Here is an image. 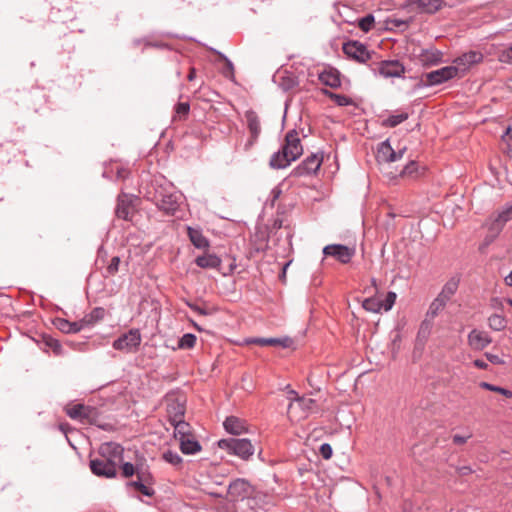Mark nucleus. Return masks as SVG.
Returning a JSON list of instances; mask_svg holds the SVG:
<instances>
[{
    "label": "nucleus",
    "mask_w": 512,
    "mask_h": 512,
    "mask_svg": "<svg viewBox=\"0 0 512 512\" xmlns=\"http://www.w3.org/2000/svg\"><path fill=\"white\" fill-rule=\"evenodd\" d=\"M303 153V147L296 130L289 131L285 136L281 149L270 158V166L274 169H283L297 160Z\"/></svg>",
    "instance_id": "1"
},
{
    "label": "nucleus",
    "mask_w": 512,
    "mask_h": 512,
    "mask_svg": "<svg viewBox=\"0 0 512 512\" xmlns=\"http://www.w3.org/2000/svg\"><path fill=\"white\" fill-rule=\"evenodd\" d=\"M218 447L231 455L248 460L254 454V446L246 438H227L218 441Z\"/></svg>",
    "instance_id": "2"
},
{
    "label": "nucleus",
    "mask_w": 512,
    "mask_h": 512,
    "mask_svg": "<svg viewBox=\"0 0 512 512\" xmlns=\"http://www.w3.org/2000/svg\"><path fill=\"white\" fill-rule=\"evenodd\" d=\"M156 206L168 215H174L179 208L182 195L172 187L161 188L155 194Z\"/></svg>",
    "instance_id": "3"
},
{
    "label": "nucleus",
    "mask_w": 512,
    "mask_h": 512,
    "mask_svg": "<svg viewBox=\"0 0 512 512\" xmlns=\"http://www.w3.org/2000/svg\"><path fill=\"white\" fill-rule=\"evenodd\" d=\"M66 413L71 419L78 420L83 424H92L101 429H107L105 425L98 421V412L94 407L76 404L68 407Z\"/></svg>",
    "instance_id": "4"
},
{
    "label": "nucleus",
    "mask_w": 512,
    "mask_h": 512,
    "mask_svg": "<svg viewBox=\"0 0 512 512\" xmlns=\"http://www.w3.org/2000/svg\"><path fill=\"white\" fill-rule=\"evenodd\" d=\"M456 77H458V67L451 65L426 73L422 81L424 86L429 87L441 85Z\"/></svg>",
    "instance_id": "5"
},
{
    "label": "nucleus",
    "mask_w": 512,
    "mask_h": 512,
    "mask_svg": "<svg viewBox=\"0 0 512 512\" xmlns=\"http://www.w3.org/2000/svg\"><path fill=\"white\" fill-rule=\"evenodd\" d=\"M141 341L142 337L139 329L133 328L114 340L112 346L115 350L131 353L138 349Z\"/></svg>",
    "instance_id": "6"
},
{
    "label": "nucleus",
    "mask_w": 512,
    "mask_h": 512,
    "mask_svg": "<svg viewBox=\"0 0 512 512\" xmlns=\"http://www.w3.org/2000/svg\"><path fill=\"white\" fill-rule=\"evenodd\" d=\"M344 54L359 63H365L371 59V53L367 47L359 41H348L343 44Z\"/></svg>",
    "instance_id": "7"
},
{
    "label": "nucleus",
    "mask_w": 512,
    "mask_h": 512,
    "mask_svg": "<svg viewBox=\"0 0 512 512\" xmlns=\"http://www.w3.org/2000/svg\"><path fill=\"white\" fill-rule=\"evenodd\" d=\"M325 256H331L342 264H347L355 255V248L342 244H330L323 248Z\"/></svg>",
    "instance_id": "8"
},
{
    "label": "nucleus",
    "mask_w": 512,
    "mask_h": 512,
    "mask_svg": "<svg viewBox=\"0 0 512 512\" xmlns=\"http://www.w3.org/2000/svg\"><path fill=\"white\" fill-rule=\"evenodd\" d=\"M90 469L98 477L114 478L117 474V467L110 460L101 457L90 460Z\"/></svg>",
    "instance_id": "9"
},
{
    "label": "nucleus",
    "mask_w": 512,
    "mask_h": 512,
    "mask_svg": "<svg viewBox=\"0 0 512 512\" xmlns=\"http://www.w3.org/2000/svg\"><path fill=\"white\" fill-rule=\"evenodd\" d=\"M123 452V447L115 442L101 444L98 451L99 457L110 460L116 467L123 460Z\"/></svg>",
    "instance_id": "10"
},
{
    "label": "nucleus",
    "mask_w": 512,
    "mask_h": 512,
    "mask_svg": "<svg viewBox=\"0 0 512 512\" xmlns=\"http://www.w3.org/2000/svg\"><path fill=\"white\" fill-rule=\"evenodd\" d=\"M483 54L479 51H469L453 60V67H458V74L465 73L470 67L482 62Z\"/></svg>",
    "instance_id": "11"
},
{
    "label": "nucleus",
    "mask_w": 512,
    "mask_h": 512,
    "mask_svg": "<svg viewBox=\"0 0 512 512\" xmlns=\"http://www.w3.org/2000/svg\"><path fill=\"white\" fill-rule=\"evenodd\" d=\"M405 71V66L398 60L381 61L378 67V73L384 78H400Z\"/></svg>",
    "instance_id": "12"
},
{
    "label": "nucleus",
    "mask_w": 512,
    "mask_h": 512,
    "mask_svg": "<svg viewBox=\"0 0 512 512\" xmlns=\"http://www.w3.org/2000/svg\"><path fill=\"white\" fill-rule=\"evenodd\" d=\"M251 493V486L245 479L238 478L232 481L228 487V494L235 500L244 499Z\"/></svg>",
    "instance_id": "13"
},
{
    "label": "nucleus",
    "mask_w": 512,
    "mask_h": 512,
    "mask_svg": "<svg viewBox=\"0 0 512 512\" xmlns=\"http://www.w3.org/2000/svg\"><path fill=\"white\" fill-rule=\"evenodd\" d=\"M322 160L317 155L312 154L303 160L295 169L294 174L296 176H304L311 173H315L321 166Z\"/></svg>",
    "instance_id": "14"
},
{
    "label": "nucleus",
    "mask_w": 512,
    "mask_h": 512,
    "mask_svg": "<svg viewBox=\"0 0 512 512\" xmlns=\"http://www.w3.org/2000/svg\"><path fill=\"white\" fill-rule=\"evenodd\" d=\"M134 207L132 200L126 194H121L117 200L116 215L123 220H130L133 214Z\"/></svg>",
    "instance_id": "15"
},
{
    "label": "nucleus",
    "mask_w": 512,
    "mask_h": 512,
    "mask_svg": "<svg viewBox=\"0 0 512 512\" xmlns=\"http://www.w3.org/2000/svg\"><path fill=\"white\" fill-rule=\"evenodd\" d=\"M490 336L483 331L473 329L468 335V343L474 350H483L491 343Z\"/></svg>",
    "instance_id": "16"
},
{
    "label": "nucleus",
    "mask_w": 512,
    "mask_h": 512,
    "mask_svg": "<svg viewBox=\"0 0 512 512\" xmlns=\"http://www.w3.org/2000/svg\"><path fill=\"white\" fill-rule=\"evenodd\" d=\"M376 159L379 163L395 162V150L392 148L389 140H385L378 145Z\"/></svg>",
    "instance_id": "17"
},
{
    "label": "nucleus",
    "mask_w": 512,
    "mask_h": 512,
    "mask_svg": "<svg viewBox=\"0 0 512 512\" xmlns=\"http://www.w3.org/2000/svg\"><path fill=\"white\" fill-rule=\"evenodd\" d=\"M223 426L225 430L232 435H240L247 431L246 422L235 416L227 417Z\"/></svg>",
    "instance_id": "18"
},
{
    "label": "nucleus",
    "mask_w": 512,
    "mask_h": 512,
    "mask_svg": "<svg viewBox=\"0 0 512 512\" xmlns=\"http://www.w3.org/2000/svg\"><path fill=\"white\" fill-rule=\"evenodd\" d=\"M185 406L179 399H172L167 404V415L169 422L172 423L184 418Z\"/></svg>",
    "instance_id": "19"
},
{
    "label": "nucleus",
    "mask_w": 512,
    "mask_h": 512,
    "mask_svg": "<svg viewBox=\"0 0 512 512\" xmlns=\"http://www.w3.org/2000/svg\"><path fill=\"white\" fill-rule=\"evenodd\" d=\"M443 53L438 49H425L419 55L423 66H434L442 62Z\"/></svg>",
    "instance_id": "20"
},
{
    "label": "nucleus",
    "mask_w": 512,
    "mask_h": 512,
    "mask_svg": "<svg viewBox=\"0 0 512 512\" xmlns=\"http://www.w3.org/2000/svg\"><path fill=\"white\" fill-rule=\"evenodd\" d=\"M247 344H257L260 346H282L284 348L289 347L291 339L285 338H250L246 340Z\"/></svg>",
    "instance_id": "21"
},
{
    "label": "nucleus",
    "mask_w": 512,
    "mask_h": 512,
    "mask_svg": "<svg viewBox=\"0 0 512 512\" xmlns=\"http://www.w3.org/2000/svg\"><path fill=\"white\" fill-rule=\"evenodd\" d=\"M512 219V203L506 205L496 216L492 222V228L495 233L499 234L506 222Z\"/></svg>",
    "instance_id": "22"
},
{
    "label": "nucleus",
    "mask_w": 512,
    "mask_h": 512,
    "mask_svg": "<svg viewBox=\"0 0 512 512\" xmlns=\"http://www.w3.org/2000/svg\"><path fill=\"white\" fill-rule=\"evenodd\" d=\"M319 80L326 86L337 88L341 85L340 73L338 70L329 68L319 74Z\"/></svg>",
    "instance_id": "23"
},
{
    "label": "nucleus",
    "mask_w": 512,
    "mask_h": 512,
    "mask_svg": "<svg viewBox=\"0 0 512 512\" xmlns=\"http://www.w3.org/2000/svg\"><path fill=\"white\" fill-rule=\"evenodd\" d=\"M54 324L58 330H60L63 333H67V334L78 333L84 329L82 326L81 320L75 321V322H70L64 318H57L54 321Z\"/></svg>",
    "instance_id": "24"
},
{
    "label": "nucleus",
    "mask_w": 512,
    "mask_h": 512,
    "mask_svg": "<svg viewBox=\"0 0 512 512\" xmlns=\"http://www.w3.org/2000/svg\"><path fill=\"white\" fill-rule=\"evenodd\" d=\"M188 237L191 243L198 249H205L209 246V241L203 236L198 228L187 227Z\"/></svg>",
    "instance_id": "25"
},
{
    "label": "nucleus",
    "mask_w": 512,
    "mask_h": 512,
    "mask_svg": "<svg viewBox=\"0 0 512 512\" xmlns=\"http://www.w3.org/2000/svg\"><path fill=\"white\" fill-rule=\"evenodd\" d=\"M105 313L106 311L102 307L94 308L89 314H86L81 319L83 328L94 326L97 322L101 321L104 318Z\"/></svg>",
    "instance_id": "26"
},
{
    "label": "nucleus",
    "mask_w": 512,
    "mask_h": 512,
    "mask_svg": "<svg viewBox=\"0 0 512 512\" xmlns=\"http://www.w3.org/2000/svg\"><path fill=\"white\" fill-rule=\"evenodd\" d=\"M414 3L421 12L429 14L436 13L445 5L443 0H415Z\"/></svg>",
    "instance_id": "27"
},
{
    "label": "nucleus",
    "mask_w": 512,
    "mask_h": 512,
    "mask_svg": "<svg viewBox=\"0 0 512 512\" xmlns=\"http://www.w3.org/2000/svg\"><path fill=\"white\" fill-rule=\"evenodd\" d=\"M179 442L180 450L183 454L193 455L201 451L200 443L192 435L179 440Z\"/></svg>",
    "instance_id": "28"
},
{
    "label": "nucleus",
    "mask_w": 512,
    "mask_h": 512,
    "mask_svg": "<svg viewBox=\"0 0 512 512\" xmlns=\"http://www.w3.org/2000/svg\"><path fill=\"white\" fill-rule=\"evenodd\" d=\"M245 118L250 134L254 135V137H259L261 133V125L256 112L248 110L245 113Z\"/></svg>",
    "instance_id": "29"
},
{
    "label": "nucleus",
    "mask_w": 512,
    "mask_h": 512,
    "mask_svg": "<svg viewBox=\"0 0 512 512\" xmlns=\"http://www.w3.org/2000/svg\"><path fill=\"white\" fill-rule=\"evenodd\" d=\"M195 263L201 268H217L221 264V259L215 254H205L198 256Z\"/></svg>",
    "instance_id": "30"
},
{
    "label": "nucleus",
    "mask_w": 512,
    "mask_h": 512,
    "mask_svg": "<svg viewBox=\"0 0 512 512\" xmlns=\"http://www.w3.org/2000/svg\"><path fill=\"white\" fill-rule=\"evenodd\" d=\"M458 284L459 281L457 279L451 278L445 283L438 296L445 302H448L451 299V297L456 293L458 289Z\"/></svg>",
    "instance_id": "31"
},
{
    "label": "nucleus",
    "mask_w": 512,
    "mask_h": 512,
    "mask_svg": "<svg viewBox=\"0 0 512 512\" xmlns=\"http://www.w3.org/2000/svg\"><path fill=\"white\" fill-rule=\"evenodd\" d=\"M174 427V437L176 439H183L191 436L190 425L184 419L170 423Z\"/></svg>",
    "instance_id": "32"
},
{
    "label": "nucleus",
    "mask_w": 512,
    "mask_h": 512,
    "mask_svg": "<svg viewBox=\"0 0 512 512\" xmlns=\"http://www.w3.org/2000/svg\"><path fill=\"white\" fill-rule=\"evenodd\" d=\"M409 115L407 112H401L399 114L390 115L386 119L382 120L381 125L383 127L394 128L408 119Z\"/></svg>",
    "instance_id": "33"
},
{
    "label": "nucleus",
    "mask_w": 512,
    "mask_h": 512,
    "mask_svg": "<svg viewBox=\"0 0 512 512\" xmlns=\"http://www.w3.org/2000/svg\"><path fill=\"white\" fill-rule=\"evenodd\" d=\"M447 302H445L443 299H441L439 296H437L430 304L428 311L426 313V318H429L433 320L438 313L444 309Z\"/></svg>",
    "instance_id": "34"
},
{
    "label": "nucleus",
    "mask_w": 512,
    "mask_h": 512,
    "mask_svg": "<svg viewBox=\"0 0 512 512\" xmlns=\"http://www.w3.org/2000/svg\"><path fill=\"white\" fill-rule=\"evenodd\" d=\"M488 325L494 331H502L507 326V320L500 314H492L488 318Z\"/></svg>",
    "instance_id": "35"
},
{
    "label": "nucleus",
    "mask_w": 512,
    "mask_h": 512,
    "mask_svg": "<svg viewBox=\"0 0 512 512\" xmlns=\"http://www.w3.org/2000/svg\"><path fill=\"white\" fill-rule=\"evenodd\" d=\"M362 307L366 311L379 313L382 310V301L375 297H369L363 301Z\"/></svg>",
    "instance_id": "36"
},
{
    "label": "nucleus",
    "mask_w": 512,
    "mask_h": 512,
    "mask_svg": "<svg viewBox=\"0 0 512 512\" xmlns=\"http://www.w3.org/2000/svg\"><path fill=\"white\" fill-rule=\"evenodd\" d=\"M295 402L305 414L311 412L316 406V401L311 398L297 397Z\"/></svg>",
    "instance_id": "37"
},
{
    "label": "nucleus",
    "mask_w": 512,
    "mask_h": 512,
    "mask_svg": "<svg viewBox=\"0 0 512 512\" xmlns=\"http://www.w3.org/2000/svg\"><path fill=\"white\" fill-rule=\"evenodd\" d=\"M479 386L481 388H483V389L500 393L503 396H505L506 398H511L512 397V391L509 390V389H506V388H503V387H500V386H496V385H493V384L488 383V382H480Z\"/></svg>",
    "instance_id": "38"
},
{
    "label": "nucleus",
    "mask_w": 512,
    "mask_h": 512,
    "mask_svg": "<svg viewBox=\"0 0 512 512\" xmlns=\"http://www.w3.org/2000/svg\"><path fill=\"white\" fill-rule=\"evenodd\" d=\"M196 336L192 333H186L184 334L178 342V347L180 349H191L196 344Z\"/></svg>",
    "instance_id": "39"
},
{
    "label": "nucleus",
    "mask_w": 512,
    "mask_h": 512,
    "mask_svg": "<svg viewBox=\"0 0 512 512\" xmlns=\"http://www.w3.org/2000/svg\"><path fill=\"white\" fill-rule=\"evenodd\" d=\"M187 306L194 312L203 316L212 315L216 311L212 307H206L192 302H187Z\"/></svg>",
    "instance_id": "40"
},
{
    "label": "nucleus",
    "mask_w": 512,
    "mask_h": 512,
    "mask_svg": "<svg viewBox=\"0 0 512 512\" xmlns=\"http://www.w3.org/2000/svg\"><path fill=\"white\" fill-rule=\"evenodd\" d=\"M432 329V320L429 318H426L423 320V322L420 325V329L418 331V338L419 339H427Z\"/></svg>",
    "instance_id": "41"
},
{
    "label": "nucleus",
    "mask_w": 512,
    "mask_h": 512,
    "mask_svg": "<svg viewBox=\"0 0 512 512\" xmlns=\"http://www.w3.org/2000/svg\"><path fill=\"white\" fill-rule=\"evenodd\" d=\"M163 459L173 466H178L182 463L181 456L177 452L171 450H167L163 453Z\"/></svg>",
    "instance_id": "42"
},
{
    "label": "nucleus",
    "mask_w": 512,
    "mask_h": 512,
    "mask_svg": "<svg viewBox=\"0 0 512 512\" xmlns=\"http://www.w3.org/2000/svg\"><path fill=\"white\" fill-rule=\"evenodd\" d=\"M374 21V16L372 14H368L358 20V27L364 32H369L373 27Z\"/></svg>",
    "instance_id": "43"
},
{
    "label": "nucleus",
    "mask_w": 512,
    "mask_h": 512,
    "mask_svg": "<svg viewBox=\"0 0 512 512\" xmlns=\"http://www.w3.org/2000/svg\"><path fill=\"white\" fill-rule=\"evenodd\" d=\"M418 170V164L415 161H410L401 171L400 175L402 177L409 176L413 177L416 175Z\"/></svg>",
    "instance_id": "44"
},
{
    "label": "nucleus",
    "mask_w": 512,
    "mask_h": 512,
    "mask_svg": "<svg viewBox=\"0 0 512 512\" xmlns=\"http://www.w3.org/2000/svg\"><path fill=\"white\" fill-rule=\"evenodd\" d=\"M396 298V293L389 291L385 297V300L382 301V309H384L385 311L391 310L393 305L395 304Z\"/></svg>",
    "instance_id": "45"
},
{
    "label": "nucleus",
    "mask_w": 512,
    "mask_h": 512,
    "mask_svg": "<svg viewBox=\"0 0 512 512\" xmlns=\"http://www.w3.org/2000/svg\"><path fill=\"white\" fill-rule=\"evenodd\" d=\"M331 98L338 106H348L353 103L352 99L346 95L332 94Z\"/></svg>",
    "instance_id": "46"
},
{
    "label": "nucleus",
    "mask_w": 512,
    "mask_h": 512,
    "mask_svg": "<svg viewBox=\"0 0 512 512\" xmlns=\"http://www.w3.org/2000/svg\"><path fill=\"white\" fill-rule=\"evenodd\" d=\"M190 111V105L188 102H180L175 106V113L180 118L186 117Z\"/></svg>",
    "instance_id": "47"
},
{
    "label": "nucleus",
    "mask_w": 512,
    "mask_h": 512,
    "mask_svg": "<svg viewBox=\"0 0 512 512\" xmlns=\"http://www.w3.org/2000/svg\"><path fill=\"white\" fill-rule=\"evenodd\" d=\"M119 265H120V258L118 256H114L111 259V261L106 269L107 274L110 276L116 274L119 270Z\"/></svg>",
    "instance_id": "48"
},
{
    "label": "nucleus",
    "mask_w": 512,
    "mask_h": 512,
    "mask_svg": "<svg viewBox=\"0 0 512 512\" xmlns=\"http://www.w3.org/2000/svg\"><path fill=\"white\" fill-rule=\"evenodd\" d=\"M499 59L504 63H512V45L500 53Z\"/></svg>",
    "instance_id": "49"
},
{
    "label": "nucleus",
    "mask_w": 512,
    "mask_h": 512,
    "mask_svg": "<svg viewBox=\"0 0 512 512\" xmlns=\"http://www.w3.org/2000/svg\"><path fill=\"white\" fill-rule=\"evenodd\" d=\"M135 473V467L132 463L126 462L122 465V475L125 478L133 476Z\"/></svg>",
    "instance_id": "50"
},
{
    "label": "nucleus",
    "mask_w": 512,
    "mask_h": 512,
    "mask_svg": "<svg viewBox=\"0 0 512 512\" xmlns=\"http://www.w3.org/2000/svg\"><path fill=\"white\" fill-rule=\"evenodd\" d=\"M319 451H320L321 456H322L324 459H326V460H328V459H330V458H331V456H332V452H333V451H332V447H331V445H330V444H328V443H323V444L320 446Z\"/></svg>",
    "instance_id": "51"
},
{
    "label": "nucleus",
    "mask_w": 512,
    "mask_h": 512,
    "mask_svg": "<svg viewBox=\"0 0 512 512\" xmlns=\"http://www.w3.org/2000/svg\"><path fill=\"white\" fill-rule=\"evenodd\" d=\"M295 85H296L295 80L290 77L287 79H283V82L280 83V86L284 91H288V90L292 89Z\"/></svg>",
    "instance_id": "52"
},
{
    "label": "nucleus",
    "mask_w": 512,
    "mask_h": 512,
    "mask_svg": "<svg viewBox=\"0 0 512 512\" xmlns=\"http://www.w3.org/2000/svg\"><path fill=\"white\" fill-rule=\"evenodd\" d=\"M46 344L51 348L53 349L54 352L56 353H59V351L61 350L62 346H61V343L56 340V339H53V338H50L49 340H47Z\"/></svg>",
    "instance_id": "53"
},
{
    "label": "nucleus",
    "mask_w": 512,
    "mask_h": 512,
    "mask_svg": "<svg viewBox=\"0 0 512 512\" xmlns=\"http://www.w3.org/2000/svg\"><path fill=\"white\" fill-rule=\"evenodd\" d=\"M487 360L489 362H491L492 364H503V360L496 354H492V353H486L485 354Z\"/></svg>",
    "instance_id": "54"
},
{
    "label": "nucleus",
    "mask_w": 512,
    "mask_h": 512,
    "mask_svg": "<svg viewBox=\"0 0 512 512\" xmlns=\"http://www.w3.org/2000/svg\"><path fill=\"white\" fill-rule=\"evenodd\" d=\"M472 435L471 434H468L466 436H461V435H454L453 436V442L457 445H461V444H464Z\"/></svg>",
    "instance_id": "55"
},
{
    "label": "nucleus",
    "mask_w": 512,
    "mask_h": 512,
    "mask_svg": "<svg viewBox=\"0 0 512 512\" xmlns=\"http://www.w3.org/2000/svg\"><path fill=\"white\" fill-rule=\"evenodd\" d=\"M491 307L494 309H503V299L499 297H493L491 299Z\"/></svg>",
    "instance_id": "56"
},
{
    "label": "nucleus",
    "mask_w": 512,
    "mask_h": 512,
    "mask_svg": "<svg viewBox=\"0 0 512 512\" xmlns=\"http://www.w3.org/2000/svg\"><path fill=\"white\" fill-rule=\"evenodd\" d=\"M503 138L505 139V141L507 142L510 150L512 151V129L510 127H508L506 129V132L503 135Z\"/></svg>",
    "instance_id": "57"
},
{
    "label": "nucleus",
    "mask_w": 512,
    "mask_h": 512,
    "mask_svg": "<svg viewBox=\"0 0 512 512\" xmlns=\"http://www.w3.org/2000/svg\"><path fill=\"white\" fill-rule=\"evenodd\" d=\"M139 492H141L143 495L149 496V497L154 494V490L152 488L146 486L144 483L141 486V488H139Z\"/></svg>",
    "instance_id": "58"
},
{
    "label": "nucleus",
    "mask_w": 512,
    "mask_h": 512,
    "mask_svg": "<svg viewBox=\"0 0 512 512\" xmlns=\"http://www.w3.org/2000/svg\"><path fill=\"white\" fill-rule=\"evenodd\" d=\"M258 137H254V135H250V138L244 145V150L248 151L257 141Z\"/></svg>",
    "instance_id": "59"
},
{
    "label": "nucleus",
    "mask_w": 512,
    "mask_h": 512,
    "mask_svg": "<svg viewBox=\"0 0 512 512\" xmlns=\"http://www.w3.org/2000/svg\"><path fill=\"white\" fill-rule=\"evenodd\" d=\"M258 137H254V135H250V138L244 145V150L248 151L257 141Z\"/></svg>",
    "instance_id": "60"
},
{
    "label": "nucleus",
    "mask_w": 512,
    "mask_h": 512,
    "mask_svg": "<svg viewBox=\"0 0 512 512\" xmlns=\"http://www.w3.org/2000/svg\"><path fill=\"white\" fill-rule=\"evenodd\" d=\"M473 364H474L475 367H477L479 369L486 370L488 368V363L485 362L484 360H481V359L474 360Z\"/></svg>",
    "instance_id": "61"
},
{
    "label": "nucleus",
    "mask_w": 512,
    "mask_h": 512,
    "mask_svg": "<svg viewBox=\"0 0 512 512\" xmlns=\"http://www.w3.org/2000/svg\"><path fill=\"white\" fill-rule=\"evenodd\" d=\"M489 230L491 231V233H492V234H491V235H489V236H487V237L485 238V244H486V245H488V244H490L491 242H493V241H494V239L496 238V236L498 235V234H496V233H495V229H493V228H492V224L490 225Z\"/></svg>",
    "instance_id": "62"
},
{
    "label": "nucleus",
    "mask_w": 512,
    "mask_h": 512,
    "mask_svg": "<svg viewBox=\"0 0 512 512\" xmlns=\"http://www.w3.org/2000/svg\"><path fill=\"white\" fill-rule=\"evenodd\" d=\"M297 397H299V396L297 395V392H296V391L291 390V391L289 392V398H290V400H291V403L289 404V409H293V408H294V405H295V403H296V402H295V399H296Z\"/></svg>",
    "instance_id": "63"
},
{
    "label": "nucleus",
    "mask_w": 512,
    "mask_h": 512,
    "mask_svg": "<svg viewBox=\"0 0 512 512\" xmlns=\"http://www.w3.org/2000/svg\"><path fill=\"white\" fill-rule=\"evenodd\" d=\"M458 471L461 475H468L472 472V469L469 466H462Z\"/></svg>",
    "instance_id": "64"
}]
</instances>
